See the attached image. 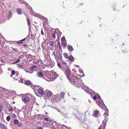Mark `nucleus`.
Segmentation results:
<instances>
[{
  "label": "nucleus",
  "mask_w": 129,
  "mask_h": 129,
  "mask_svg": "<svg viewBox=\"0 0 129 129\" xmlns=\"http://www.w3.org/2000/svg\"><path fill=\"white\" fill-rule=\"evenodd\" d=\"M44 119L45 120H46V121H49V120L46 117H45L44 118Z\"/></svg>",
  "instance_id": "nucleus-34"
},
{
  "label": "nucleus",
  "mask_w": 129,
  "mask_h": 129,
  "mask_svg": "<svg viewBox=\"0 0 129 129\" xmlns=\"http://www.w3.org/2000/svg\"><path fill=\"white\" fill-rule=\"evenodd\" d=\"M61 44L64 46H67V41L64 37H62L61 38Z\"/></svg>",
  "instance_id": "nucleus-7"
},
{
  "label": "nucleus",
  "mask_w": 129,
  "mask_h": 129,
  "mask_svg": "<svg viewBox=\"0 0 129 129\" xmlns=\"http://www.w3.org/2000/svg\"><path fill=\"white\" fill-rule=\"evenodd\" d=\"M27 21V24L29 27H30L31 23H30L29 19L28 17H27L26 18Z\"/></svg>",
  "instance_id": "nucleus-13"
},
{
  "label": "nucleus",
  "mask_w": 129,
  "mask_h": 129,
  "mask_svg": "<svg viewBox=\"0 0 129 129\" xmlns=\"http://www.w3.org/2000/svg\"><path fill=\"white\" fill-rule=\"evenodd\" d=\"M57 44L59 46V48H61V46H60V42L59 41H58V42Z\"/></svg>",
  "instance_id": "nucleus-36"
},
{
  "label": "nucleus",
  "mask_w": 129,
  "mask_h": 129,
  "mask_svg": "<svg viewBox=\"0 0 129 129\" xmlns=\"http://www.w3.org/2000/svg\"><path fill=\"white\" fill-rule=\"evenodd\" d=\"M10 76H11V77H12V76L11 75H10Z\"/></svg>",
  "instance_id": "nucleus-53"
},
{
  "label": "nucleus",
  "mask_w": 129,
  "mask_h": 129,
  "mask_svg": "<svg viewBox=\"0 0 129 129\" xmlns=\"http://www.w3.org/2000/svg\"><path fill=\"white\" fill-rule=\"evenodd\" d=\"M98 129H101L100 126V127Z\"/></svg>",
  "instance_id": "nucleus-51"
},
{
  "label": "nucleus",
  "mask_w": 129,
  "mask_h": 129,
  "mask_svg": "<svg viewBox=\"0 0 129 129\" xmlns=\"http://www.w3.org/2000/svg\"><path fill=\"white\" fill-rule=\"evenodd\" d=\"M31 38L32 40H34L35 39V35L32 34H31Z\"/></svg>",
  "instance_id": "nucleus-22"
},
{
  "label": "nucleus",
  "mask_w": 129,
  "mask_h": 129,
  "mask_svg": "<svg viewBox=\"0 0 129 129\" xmlns=\"http://www.w3.org/2000/svg\"><path fill=\"white\" fill-rule=\"evenodd\" d=\"M51 101L53 103L59 102L60 101L59 95L57 94L53 95L51 98Z\"/></svg>",
  "instance_id": "nucleus-2"
},
{
  "label": "nucleus",
  "mask_w": 129,
  "mask_h": 129,
  "mask_svg": "<svg viewBox=\"0 0 129 129\" xmlns=\"http://www.w3.org/2000/svg\"><path fill=\"white\" fill-rule=\"evenodd\" d=\"M11 15L12 13H11V11H10L9 12V13L8 16V18H10Z\"/></svg>",
  "instance_id": "nucleus-27"
},
{
  "label": "nucleus",
  "mask_w": 129,
  "mask_h": 129,
  "mask_svg": "<svg viewBox=\"0 0 129 129\" xmlns=\"http://www.w3.org/2000/svg\"><path fill=\"white\" fill-rule=\"evenodd\" d=\"M17 14H22L21 10L19 9H17Z\"/></svg>",
  "instance_id": "nucleus-16"
},
{
  "label": "nucleus",
  "mask_w": 129,
  "mask_h": 129,
  "mask_svg": "<svg viewBox=\"0 0 129 129\" xmlns=\"http://www.w3.org/2000/svg\"><path fill=\"white\" fill-rule=\"evenodd\" d=\"M113 10L114 11H115L116 10V9L115 8H114Z\"/></svg>",
  "instance_id": "nucleus-45"
},
{
  "label": "nucleus",
  "mask_w": 129,
  "mask_h": 129,
  "mask_svg": "<svg viewBox=\"0 0 129 129\" xmlns=\"http://www.w3.org/2000/svg\"><path fill=\"white\" fill-rule=\"evenodd\" d=\"M3 73L2 70L0 68V75L1 74Z\"/></svg>",
  "instance_id": "nucleus-38"
},
{
  "label": "nucleus",
  "mask_w": 129,
  "mask_h": 129,
  "mask_svg": "<svg viewBox=\"0 0 129 129\" xmlns=\"http://www.w3.org/2000/svg\"><path fill=\"white\" fill-rule=\"evenodd\" d=\"M63 55L65 57V58L66 59H67L68 58V54L66 53H63Z\"/></svg>",
  "instance_id": "nucleus-21"
},
{
  "label": "nucleus",
  "mask_w": 129,
  "mask_h": 129,
  "mask_svg": "<svg viewBox=\"0 0 129 129\" xmlns=\"http://www.w3.org/2000/svg\"><path fill=\"white\" fill-rule=\"evenodd\" d=\"M24 84L27 85H31L32 83H31L30 81L29 80H27L25 81L24 82Z\"/></svg>",
  "instance_id": "nucleus-9"
},
{
  "label": "nucleus",
  "mask_w": 129,
  "mask_h": 129,
  "mask_svg": "<svg viewBox=\"0 0 129 129\" xmlns=\"http://www.w3.org/2000/svg\"><path fill=\"white\" fill-rule=\"evenodd\" d=\"M70 81L75 86L78 87H81L82 84V80L80 78H78L74 76L72 77Z\"/></svg>",
  "instance_id": "nucleus-1"
},
{
  "label": "nucleus",
  "mask_w": 129,
  "mask_h": 129,
  "mask_svg": "<svg viewBox=\"0 0 129 129\" xmlns=\"http://www.w3.org/2000/svg\"><path fill=\"white\" fill-rule=\"evenodd\" d=\"M22 101L25 104H27L29 101V98L27 97L23 96L22 97Z\"/></svg>",
  "instance_id": "nucleus-5"
},
{
  "label": "nucleus",
  "mask_w": 129,
  "mask_h": 129,
  "mask_svg": "<svg viewBox=\"0 0 129 129\" xmlns=\"http://www.w3.org/2000/svg\"><path fill=\"white\" fill-rule=\"evenodd\" d=\"M0 126L1 127L2 129H7V128H6V126L3 124H1Z\"/></svg>",
  "instance_id": "nucleus-17"
},
{
  "label": "nucleus",
  "mask_w": 129,
  "mask_h": 129,
  "mask_svg": "<svg viewBox=\"0 0 129 129\" xmlns=\"http://www.w3.org/2000/svg\"><path fill=\"white\" fill-rule=\"evenodd\" d=\"M25 39L26 38H24L22 40H20V41H17L16 43L18 44H22L23 43L22 41H24Z\"/></svg>",
  "instance_id": "nucleus-15"
},
{
  "label": "nucleus",
  "mask_w": 129,
  "mask_h": 129,
  "mask_svg": "<svg viewBox=\"0 0 129 129\" xmlns=\"http://www.w3.org/2000/svg\"><path fill=\"white\" fill-rule=\"evenodd\" d=\"M53 94L52 92L49 90H46L45 92V95L46 97L50 98L51 97Z\"/></svg>",
  "instance_id": "nucleus-3"
},
{
  "label": "nucleus",
  "mask_w": 129,
  "mask_h": 129,
  "mask_svg": "<svg viewBox=\"0 0 129 129\" xmlns=\"http://www.w3.org/2000/svg\"><path fill=\"white\" fill-rule=\"evenodd\" d=\"M97 97H98V99H99V100H100V99H101V97L100 95H99L98 94H97Z\"/></svg>",
  "instance_id": "nucleus-33"
},
{
  "label": "nucleus",
  "mask_w": 129,
  "mask_h": 129,
  "mask_svg": "<svg viewBox=\"0 0 129 129\" xmlns=\"http://www.w3.org/2000/svg\"><path fill=\"white\" fill-rule=\"evenodd\" d=\"M15 72L14 70H13L11 71V75H14L15 74Z\"/></svg>",
  "instance_id": "nucleus-28"
},
{
  "label": "nucleus",
  "mask_w": 129,
  "mask_h": 129,
  "mask_svg": "<svg viewBox=\"0 0 129 129\" xmlns=\"http://www.w3.org/2000/svg\"><path fill=\"white\" fill-rule=\"evenodd\" d=\"M20 61V58L19 59L17 60H16V63H17L18 62H19Z\"/></svg>",
  "instance_id": "nucleus-39"
},
{
  "label": "nucleus",
  "mask_w": 129,
  "mask_h": 129,
  "mask_svg": "<svg viewBox=\"0 0 129 129\" xmlns=\"http://www.w3.org/2000/svg\"><path fill=\"white\" fill-rule=\"evenodd\" d=\"M35 92L37 93V95L39 96H41L40 95L43 94L44 91L42 89L39 88L37 90H36Z\"/></svg>",
  "instance_id": "nucleus-4"
},
{
  "label": "nucleus",
  "mask_w": 129,
  "mask_h": 129,
  "mask_svg": "<svg viewBox=\"0 0 129 129\" xmlns=\"http://www.w3.org/2000/svg\"><path fill=\"white\" fill-rule=\"evenodd\" d=\"M53 41H50L49 42V45L51 46L53 45Z\"/></svg>",
  "instance_id": "nucleus-30"
},
{
  "label": "nucleus",
  "mask_w": 129,
  "mask_h": 129,
  "mask_svg": "<svg viewBox=\"0 0 129 129\" xmlns=\"http://www.w3.org/2000/svg\"><path fill=\"white\" fill-rule=\"evenodd\" d=\"M41 33L42 35H44V33L42 29H41Z\"/></svg>",
  "instance_id": "nucleus-37"
},
{
  "label": "nucleus",
  "mask_w": 129,
  "mask_h": 129,
  "mask_svg": "<svg viewBox=\"0 0 129 129\" xmlns=\"http://www.w3.org/2000/svg\"><path fill=\"white\" fill-rule=\"evenodd\" d=\"M16 63V62H14L13 63H12L13 64H15V63Z\"/></svg>",
  "instance_id": "nucleus-47"
},
{
  "label": "nucleus",
  "mask_w": 129,
  "mask_h": 129,
  "mask_svg": "<svg viewBox=\"0 0 129 129\" xmlns=\"http://www.w3.org/2000/svg\"><path fill=\"white\" fill-rule=\"evenodd\" d=\"M22 2H20L21 3H22Z\"/></svg>",
  "instance_id": "nucleus-54"
},
{
  "label": "nucleus",
  "mask_w": 129,
  "mask_h": 129,
  "mask_svg": "<svg viewBox=\"0 0 129 129\" xmlns=\"http://www.w3.org/2000/svg\"><path fill=\"white\" fill-rule=\"evenodd\" d=\"M38 76L40 78H42L43 76V74L42 72H38L37 73Z\"/></svg>",
  "instance_id": "nucleus-11"
},
{
  "label": "nucleus",
  "mask_w": 129,
  "mask_h": 129,
  "mask_svg": "<svg viewBox=\"0 0 129 129\" xmlns=\"http://www.w3.org/2000/svg\"><path fill=\"white\" fill-rule=\"evenodd\" d=\"M65 93L64 92H61L60 94V96L61 99L63 98Z\"/></svg>",
  "instance_id": "nucleus-20"
},
{
  "label": "nucleus",
  "mask_w": 129,
  "mask_h": 129,
  "mask_svg": "<svg viewBox=\"0 0 129 129\" xmlns=\"http://www.w3.org/2000/svg\"><path fill=\"white\" fill-rule=\"evenodd\" d=\"M68 49L70 51H72L73 50V49L72 47L70 45H68L67 46Z\"/></svg>",
  "instance_id": "nucleus-14"
},
{
  "label": "nucleus",
  "mask_w": 129,
  "mask_h": 129,
  "mask_svg": "<svg viewBox=\"0 0 129 129\" xmlns=\"http://www.w3.org/2000/svg\"><path fill=\"white\" fill-rule=\"evenodd\" d=\"M3 109V107L2 105H0V112H1Z\"/></svg>",
  "instance_id": "nucleus-31"
},
{
  "label": "nucleus",
  "mask_w": 129,
  "mask_h": 129,
  "mask_svg": "<svg viewBox=\"0 0 129 129\" xmlns=\"http://www.w3.org/2000/svg\"><path fill=\"white\" fill-rule=\"evenodd\" d=\"M90 34L89 35H88V36H89V37H91V36H90Z\"/></svg>",
  "instance_id": "nucleus-52"
},
{
  "label": "nucleus",
  "mask_w": 129,
  "mask_h": 129,
  "mask_svg": "<svg viewBox=\"0 0 129 129\" xmlns=\"http://www.w3.org/2000/svg\"><path fill=\"white\" fill-rule=\"evenodd\" d=\"M99 111L97 110H96L94 111L93 113L94 116L95 117H97L99 114Z\"/></svg>",
  "instance_id": "nucleus-12"
},
{
  "label": "nucleus",
  "mask_w": 129,
  "mask_h": 129,
  "mask_svg": "<svg viewBox=\"0 0 129 129\" xmlns=\"http://www.w3.org/2000/svg\"><path fill=\"white\" fill-rule=\"evenodd\" d=\"M127 64H128V65H129V61H128V63H127Z\"/></svg>",
  "instance_id": "nucleus-49"
},
{
  "label": "nucleus",
  "mask_w": 129,
  "mask_h": 129,
  "mask_svg": "<svg viewBox=\"0 0 129 129\" xmlns=\"http://www.w3.org/2000/svg\"><path fill=\"white\" fill-rule=\"evenodd\" d=\"M97 93H96L95 94H92L91 95V96L93 97V99L94 100H96L97 99Z\"/></svg>",
  "instance_id": "nucleus-19"
},
{
  "label": "nucleus",
  "mask_w": 129,
  "mask_h": 129,
  "mask_svg": "<svg viewBox=\"0 0 129 129\" xmlns=\"http://www.w3.org/2000/svg\"><path fill=\"white\" fill-rule=\"evenodd\" d=\"M128 36H129V34L128 35Z\"/></svg>",
  "instance_id": "nucleus-57"
},
{
  "label": "nucleus",
  "mask_w": 129,
  "mask_h": 129,
  "mask_svg": "<svg viewBox=\"0 0 129 129\" xmlns=\"http://www.w3.org/2000/svg\"><path fill=\"white\" fill-rule=\"evenodd\" d=\"M104 115L105 116V120L106 121H107L108 119V113L106 112L104 113Z\"/></svg>",
  "instance_id": "nucleus-10"
},
{
  "label": "nucleus",
  "mask_w": 129,
  "mask_h": 129,
  "mask_svg": "<svg viewBox=\"0 0 129 129\" xmlns=\"http://www.w3.org/2000/svg\"><path fill=\"white\" fill-rule=\"evenodd\" d=\"M57 65H58V66L59 67H60L61 65H60V63H58Z\"/></svg>",
  "instance_id": "nucleus-41"
},
{
  "label": "nucleus",
  "mask_w": 129,
  "mask_h": 129,
  "mask_svg": "<svg viewBox=\"0 0 129 129\" xmlns=\"http://www.w3.org/2000/svg\"><path fill=\"white\" fill-rule=\"evenodd\" d=\"M97 103L100 108H102V106H104L105 105L103 101L101 99L99 100L98 102H97Z\"/></svg>",
  "instance_id": "nucleus-6"
},
{
  "label": "nucleus",
  "mask_w": 129,
  "mask_h": 129,
  "mask_svg": "<svg viewBox=\"0 0 129 129\" xmlns=\"http://www.w3.org/2000/svg\"><path fill=\"white\" fill-rule=\"evenodd\" d=\"M90 35L91 36H92V35H93V32L92 31L91 32V34Z\"/></svg>",
  "instance_id": "nucleus-44"
},
{
  "label": "nucleus",
  "mask_w": 129,
  "mask_h": 129,
  "mask_svg": "<svg viewBox=\"0 0 129 129\" xmlns=\"http://www.w3.org/2000/svg\"><path fill=\"white\" fill-rule=\"evenodd\" d=\"M13 123L15 124H17L18 123V121L17 120L15 119L14 120Z\"/></svg>",
  "instance_id": "nucleus-24"
},
{
  "label": "nucleus",
  "mask_w": 129,
  "mask_h": 129,
  "mask_svg": "<svg viewBox=\"0 0 129 129\" xmlns=\"http://www.w3.org/2000/svg\"><path fill=\"white\" fill-rule=\"evenodd\" d=\"M52 36L53 39H54L55 37L56 36L55 31H54L53 32V33L52 34Z\"/></svg>",
  "instance_id": "nucleus-25"
},
{
  "label": "nucleus",
  "mask_w": 129,
  "mask_h": 129,
  "mask_svg": "<svg viewBox=\"0 0 129 129\" xmlns=\"http://www.w3.org/2000/svg\"><path fill=\"white\" fill-rule=\"evenodd\" d=\"M17 125L18 126H22V123H18Z\"/></svg>",
  "instance_id": "nucleus-35"
},
{
  "label": "nucleus",
  "mask_w": 129,
  "mask_h": 129,
  "mask_svg": "<svg viewBox=\"0 0 129 129\" xmlns=\"http://www.w3.org/2000/svg\"><path fill=\"white\" fill-rule=\"evenodd\" d=\"M66 74L67 75L69 76L71 73L70 70L69 68H67L66 70Z\"/></svg>",
  "instance_id": "nucleus-8"
},
{
  "label": "nucleus",
  "mask_w": 129,
  "mask_h": 129,
  "mask_svg": "<svg viewBox=\"0 0 129 129\" xmlns=\"http://www.w3.org/2000/svg\"><path fill=\"white\" fill-rule=\"evenodd\" d=\"M37 129H43L41 127H39Z\"/></svg>",
  "instance_id": "nucleus-42"
},
{
  "label": "nucleus",
  "mask_w": 129,
  "mask_h": 129,
  "mask_svg": "<svg viewBox=\"0 0 129 129\" xmlns=\"http://www.w3.org/2000/svg\"><path fill=\"white\" fill-rule=\"evenodd\" d=\"M123 52H124V53H125L127 52V50H124L123 51Z\"/></svg>",
  "instance_id": "nucleus-40"
},
{
  "label": "nucleus",
  "mask_w": 129,
  "mask_h": 129,
  "mask_svg": "<svg viewBox=\"0 0 129 129\" xmlns=\"http://www.w3.org/2000/svg\"><path fill=\"white\" fill-rule=\"evenodd\" d=\"M81 4L82 5V4L81 3Z\"/></svg>",
  "instance_id": "nucleus-56"
},
{
  "label": "nucleus",
  "mask_w": 129,
  "mask_h": 129,
  "mask_svg": "<svg viewBox=\"0 0 129 129\" xmlns=\"http://www.w3.org/2000/svg\"><path fill=\"white\" fill-rule=\"evenodd\" d=\"M58 76V75H57V76Z\"/></svg>",
  "instance_id": "nucleus-55"
},
{
  "label": "nucleus",
  "mask_w": 129,
  "mask_h": 129,
  "mask_svg": "<svg viewBox=\"0 0 129 129\" xmlns=\"http://www.w3.org/2000/svg\"><path fill=\"white\" fill-rule=\"evenodd\" d=\"M36 66H34V65L30 67V69L32 71L33 70H34V69L35 68H36Z\"/></svg>",
  "instance_id": "nucleus-23"
},
{
  "label": "nucleus",
  "mask_w": 129,
  "mask_h": 129,
  "mask_svg": "<svg viewBox=\"0 0 129 129\" xmlns=\"http://www.w3.org/2000/svg\"><path fill=\"white\" fill-rule=\"evenodd\" d=\"M13 50H14V51H16V50H15V49H13Z\"/></svg>",
  "instance_id": "nucleus-48"
},
{
  "label": "nucleus",
  "mask_w": 129,
  "mask_h": 129,
  "mask_svg": "<svg viewBox=\"0 0 129 129\" xmlns=\"http://www.w3.org/2000/svg\"><path fill=\"white\" fill-rule=\"evenodd\" d=\"M68 58L69 60L71 61H74V58L72 56H70Z\"/></svg>",
  "instance_id": "nucleus-18"
},
{
  "label": "nucleus",
  "mask_w": 129,
  "mask_h": 129,
  "mask_svg": "<svg viewBox=\"0 0 129 129\" xmlns=\"http://www.w3.org/2000/svg\"><path fill=\"white\" fill-rule=\"evenodd\" d=\"M23 46H24L25 47L27 46V45L26 44H24L23 45Z\"/></svg>",
  "instance_id": "nucleus-43"
},
{
  "label": "nucleus",
  "mask_w": 129,
  "mask_h": 129,
  "mask_svg": "<svg viewBox=\"0 0 129 129\" xmlns=\"http://www.w3.org/2000/svg\"><path fill=\"white\" fill-rule=\"evenodd\" d=\"M6 119L8 121H9L10 120V116H8L7 117Z\"/></svg>",
  "instance_id": "nucleus-29"
},
{
  "label": "nucleus",
  "mask_w": 129,
  "mask_h": 129,
  "mask_svg": "<svg viewBox=\"0 0 129 129\" xmlns=\"http://www.w3.org/2000/svg\"><path fill=\"white\" fill-rule=\"evenodd\" d=\"M63 64H66V63L64 62H63Z\"/></svg>",
  "instance_id": "nucleus-46"
},
{
  "label": "nucleus",
  "mask_w": 129,
  "mask_h": 129,
  "mask_svg": "<svg viewBox=\"0 0 129 129\" xmlns=\"http://www.w3.org/2000/svg\"><path fill=\"white\" fill-rule=\"evenodd\" d=\"M20 81L21 83H24V82H25V81L24 79H21Z\"/></svg>",
  "instance_id": "nucleus-32"
},
{
  "label": "nucleus",
  "mask_w": 129,
  "mask_h": 129,
  "mask_svg": "<svg viewBox=\"0 0 129 129\" xmlns=\"http://www.w3.org/2000/svg\"><path fill=\"white\" fill-rule=\"evenodd\" d=\"M54 74H56V73L55 72H54Z\"/></svg>",
  "instance_id": "nucleus-50"
},
{
  "label": "nucleus",
  "mask_w": 129,
  "mask_h": 129,
  "mask_svg": "<svg viewBox=\"0 0 129 129\" xmlns=\"http://www.w3.org/2000/svg\"><path fill=\"white\" fill-rule=\"evenodd\" d=\"M13 110V107L12 106H11L10 107L8 108L9 111H12Z\"/></svg>",
  "instance_id": "nucleus-26"
}]
</instances>
